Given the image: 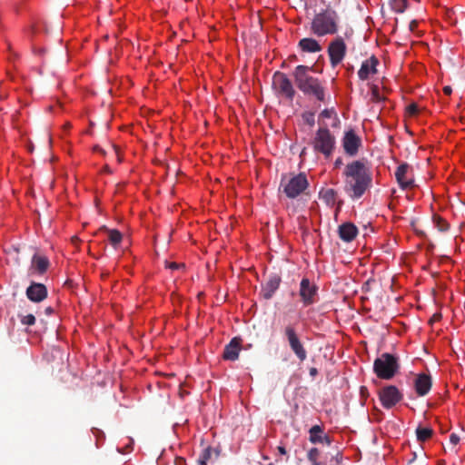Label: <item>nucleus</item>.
Returning <instances> with one entry per match:
<instances>
[{"instance_id":"1","label":"nucleus","mask_w":465,"mask_h":465,"mask_svg":"<svg viewBox=\"0 0 465 465\" xmlns=\"http://www.w3.org/2000/svg\"><path fill=\"white\" fill-rule=\"evenodd\" d=\"M344 191L352 199H360L372 184V173L367 160H354L343 171Z\"/></svg>"},{"instance_id":"2","label":"nucleus","mask_w":465,"mask_h":465,"mask_svg":"<svg viewBox=\"0 0 465 465\" xmlns=\"http://www.w3.org/2000/svg\"><path fill=\"white\" fill-rule=\"evenodd\" d=\"M313 66L300 64L293 72L296 86L305 95L312 96L320 102H325L326 91L322 82L309 74Z\"/></svg>"},{"instance_id":"3","label":"nucleus","mask_w":465,"mask_h":465,"mask_svg":"<svg viewBox=\"0 0 465 465\" xmlns=\"http://www.w3.org/2000/svg\"><path fill=\"white\" fill-rule=\"evenodd\" d=\"M339 16L332 9L316 14L311 24V31L317 36L334 35L338 31Z\"/></svg>"},{"instance_id":"4","label":"nucleus","mask_w":465,"mask_h":465,"mask_svg":"<svg viewBox=\"0 0 465 465\" xmlns=\"http://www.w3.org/2000/svg\"><path fill=\"white\" fill-rule=\"evenodd\" d=\"M399 359L393 354L384 352L375 359L373 372L382 380H391L399 371Z\"/></svg>"},{"instance_id":"5","label":"nucleus","mask_w":465,"mask_h":465,"mask_svg":"<svg viewBox=\"0 0 465 465\" xmlns=\"http://www.w3.org/2000/svg\"><path fill=\"white\" fill-rule=\"evenodd\" d=\"M308 187L309 182L306 174L303 173H300L288 179L283 178L280 184V189H282V192L290 199L297 198L302 193L307 194Z\"/></svg>"},{"instance_id":"6","label":"nucleus","mask_w":465,"mask_h":465,"mask_svg":"<svg viewBox=\"0 0 465 465\" xmlns=\"http://www.w3.org/2000/svg\"><path fill=\"white\" fill-rule=\"evenodd\" d=\"M335 143L334 135L326 126L318 129L312 142L314 151L322 153L327 158L332 154Z\"/></svg>"},{"instance_id":"7","label":"nucleus","mask_w":465,"mask_h":465,"mask_svg":"<svg viewBox=\"0 0 465 465\" xmlns=\"http://www.w3.org/2000/svg\"><path fill=\"white\" fill-rule=\"evenodd\" d=\"M284 335L288 341L291 350L295 354V356L301 361H303L307 358V351L300 341L295 328L292 324H288L284 328Z\"/></svg>"},{"instance_id":"8","label":"nucleus","mask_w":465,"mask_h":465,"mask_svg":"<svg viewBox=\"0 0 465 465\" xmlns=\"http://www.w3.org/2000/svg\"><path fill=\"white\" fill-rule=\"evenodd\" d=\"M272 85L277 93L288 100L292 101L295 95V90L292 82L284 73L276 72L272 77Z\"/></svg>"},{"instance_id":"9","label":"nucleus","mask_w":465,"mask_h":465,"mask_svg":"<svg viewBox=\"0 0 465 465\" xmlns=\"http://www.w3.org/2000/svg\"><path fill=\"white\" fill-rule=\"evenodd\" d=\"M402 393L394 385H387L380 390L379 399L385 409H391L402 400Z\"/></svg>"},{"instance_id":"10","label":"nucleus","mask_w":465,"mask_h":465,"mask_svg":"<svg viewBox=\"0 0 465 465\" xmlns=\"http://www.w3.org/2000/svg\"><path fill=\"white\" fill-rule=\"evenodd\" d=\"M346 51V44L341 36L336 37L330 43L328 54L332 67H336L343 60Z\"/></svg>"},{"instance_id":"11","label":"nucleus","mask_w":465,"mask_h":465,"mask_svg":"<svg viewBox=\"0 0 465 465\" xmlns=\"http://www.w3.org/2000/svg\"><path fill=\"white\" fill-rule=\"evenodd\" d=\"M317 291V286L312 283L308 278H303L301 281L299 295L304 306H309L315 302Z\"/></svg>"},{"instance_id":"12","label":"nucleus","mask_w":465,"mask_h":465,"mask_svg":"<svg viewBox=\"0 0 465 465\" xmlns=\"http://www.w3.org/2000/svg\"><path fill=\"white\" fill-rule=\"evenodd\" d=\"M361 146V139L353 130L345 132L342 138V147L346 154L355 156Z\"/></svg>"},{"instance_id":"13","label":"nucleus","mask_w":465,"mask_h":465,"mask_svg":"<svg viewBox=\"0 0 465 465\" xmlns=\"http://www.w3.org/2000/svg\"><path fill=\"white\" fill-rule=\"evenodd\" d=\"M411 167L407 163H401L395 172V178L402 190L411 189L414 186V180L410 173Z\"/></svg>"},{"instance_id":"14","label":"nucleus","mask_w":465,"mask_h":465,"mask_svg":"<svg viewBox=\"0 0 465 465\" xmlns=\"http://www.w3.org/2000/svg\"><path fill=\"white\" fill-rule=\"evenodd\" d=\"M26 297L34 302H41L47 297V288L39 282H31L25 292Z\"/></svg>"},{"instance_id":"15","label":"nucleus","mask_w":465,"mask_h":465,"mask_svg":"<svg viewBox=\"0 0 465 465\" xmlns=\"http://www.w3.org/2000/svg\"><path fill=\"white\" fill-rule=\"evenodd\" d=\"M379 60L376 56L371 55L370 58L364 60L358 71V76L361 80H367L371 74H377V66Z\"/></svg>"},{"instance_id":"16","label":"nucleus","mask_w":465,"mask_h":465,"mask_svg":"<svg viewBox=\"0 0 465 465\" xmlns=\"http://www.w3.org/2000/svg\"><path fill=\"white\" fill-rule=\"evenodd\" d=\"M432 386L431 377L426 373H420L414 381V388L419 396H425Z\"/></svg>"},{"instance_id":"17","label":"nucleus","mask_w":465,"mask_h":465,"mask_svg":"<svg viewBox=\"0 0 465 465\" xmlns=\"http://www.w3.org/2000/svg\"><path fill=\"white\" fill-rule=\"evenodd\" d=\"M50 262L46 256L35 253L32 257L31 267L29 269L31 274H44L49 268Z\"/></svg>"},{"instance_id":"18","label":"nucleus","mask_w":465,"mask_h":465,"mask_svg":"<svg viewBox=\"0 0 465 465\" xmlns=\"http://www.w3.org/2000/svg\"><path fill=\"white\" fill-rule=\"evenodd\" d=\"M282 279L278 274H272L268 281L262 286V295L264 299H271L278 290Z\"/></svg>"},{"instance_id":"19","label":"nucleus","mask_w":465,"mask_h":465,"mask_svg":"<svg viewBox=\"0 0 465 465\" xmlns=\"http://www.w3.org/2000/svg\"><path fill=\"white\" fill-rule=\"evenodd\" d=\"M242 339L240 337H234L225 346L223 353V358L227 361H236L239 357L241 350Z\"/></svg>"},{"instance_id":"20","label":"nucleus","mask_w":465,"mask_h":465,"mask_svg":"<svg viewBox=\"0 0 465 465\" xmlns=\"http://www.w3.org/2000/svg\"><path fill=\"white\" fill-rule=\"evenodd\" d=\"M339 237L346 242L355 239L358 234V228L352 223H344L339 226Z\"/></svg>"},{"instance_id":"21","label":"nucleus","mask_w":465,"mask_h":465,"mask_svg":"<svg viewBox=\"0 0 465 465\" xmlns=\"http://www.w3.org/2000/svg\"><path fill=\"white\" fill-rule=\"evenodd\" d=\"M298 46L305 53H318L322 51V46L318 41L310 37L301 39L298 43Z\"/></svg>"},{"instance_id":"22","label":"nucleus","mask_w":465,"mask_h":465,"mask_svg":"<svg viewBox=\"0 0 465 465\" xmlns=\"http://www.w3.org/2000/svg\"><path fill=\"white\" fill-rule=\"evenodd\" d=\"M100 231L107 232L108 241L114 248H117L123 241V234L116 229H108L106 226L100 228Z\"/></svg>"},{"instance_id":"23","label":"nucleus","mask_w":465,"mask_h":465,"mask_svg":"<svg viewBox=\"0 0 465 465\" xmlns=\"http://www.w3.org/2000/svg\"><path fill=\"white\" fill-rule=\"evenodd\" d=\"M309 433H310L309 440H310V441L312 443L316 444V443H322V442L323 430H322V428L320 425L312 426L310 429Z\"/></svg>"},{"instance_id":"24","label":"nucleus","mask_w":465,"mask_h":465,"mask_svg":"<svg viewBox=\"0 0 465 465\" xmlns=\"http://www.w3.org/2000/svg\"><path fill=\"white\" fill-rule=\"evenodd\" d=\"M433 434V430L430 428L418 427L416 429L417 440L420 442L428 440Z\"/></svg>"},{"instance_id":"25","label":"nucleus","mask_w":465,"mask_h":465,"mask_svg":"<svg viewBox=\"0 0 465 465\" xmlns=\"http://www.w3.org/2000/svg\"><path fill=\"white\" fill-rule=\"evenodd\" d=\"M213 451L214 450L211 447L203 449L197 460V463L199 465H207L208 461L212 459Z\"/></svg>"},{"instance_id":"26","label":"nucleus","mask_w":465,"mask_h":465,"mask_svg":"<svg viewBox=\"0 0 465 465\" xmlns=\"http://www.w3.org/2000/svg\"><path fill=\"white\" fill-rule=\"evenodd\" d=\"M321 451L317 448H312L307 454L308 460L312 465H324L319 461Z\"/></svg>"},{"instance_id":"27","label":"nucleus","mask_w":465,"mask_h":465,"mask_svg":"<svg viewBox=\"0 0 465 465\" xmlns=\"http://www.w3.org/2000/svg\"><path fill=\"white\" fill-rule=\"evenodd\" d=\"M337 197V192L334 189H327L322 194V200L330 205L334 204Z\"/></svg>"},{"instance_id":"28","label":"nucleus","mask_w":465,"mask_h":465,"mask_svg":"<svg viewBox=\"0 0 465 465\" xmlns=\"http://www.w3.org/2000/svg\"><path fill=\"white\" fill-rule=\"evenodd\" d=\"M432 220L440 232H447L449 230L450 224L440 216L434 214Z\"/></svg>"},{"instance_id":"29","label":"nucleus","mask_w":465,"mask_h":465,"mask_svg":"<svg viewBox=\"0 0 465 465\" xmlns=\"http://www.w3.org/2000/svg\"><path fill=\"white\" fill-rule=\"evenodd\" d=\"M407 0H391V9L396 13H403L407 8Z\"/></svg>"},{"instance_id":"30","label":"nucleus","mask_w":465,"mask_h":465,"mask_svg":"<svg viewBox=\"0 0 465 465\" xmlns=\"http://www.w3.org/2000/svg\"><path fill=\"white\" fill-rule=\"evenodd\" d=\"M371 101L375 103H379L383 100V97L380 94L379 87L377 85H373L371 87Z\"/></svg>"},{"instance_id":"31","label":"nucleus","mask_w":465,"mask_h":465,"mask_svg":"<svg viewBox=\"0 0 465 465\" xmlns=\"http://www.w3.org/2000/svg\"><path fill=\"white\" fill-rule=\"evenodd\" d=\"M20 321L23 325L31 326L35 323V317L33 314H27L21 316Z\"/></svg>"},{"instance_id":"32","label":"nucleus","mask_w":465,"mask_h":465,"mask_svg":"<svg viewBox=\"0 0 465 465\" xmlns=\"http://www.w3.org/2000/svg\"><path fill=\"white\" fill-rule=\"evenodd\" d=\"M303 121L309 124L310 126H313L315 120H314V114L313 113H305L302 114Z\"/></svg>"},{"instance_id":"33","label":"nucleus","mask_w":465,"mask_h":465,"mask_svg":"<svg viewBox=\"0 0 465 465\" xmlns=\"http://www.w3.org/2000/svg\"><path fill=\"white\" fill-rule=\"evenodd\" d=\"M406 111H407V114L410 115V116H414V115H417L418 113H419V108H418V105L417 104L415 103H412L411 104H409L406 108Z\"/></svg>"},{"instance_id":"34","label":"nucleus","mask_w":465,"mask_h":465,"mask_svg":"<svg viewBox=\"0 0 465 465\" xmlns=\"http://www.w3.org/2000/svg\"><path fill=\"white\" fill-rule=\"evenodd\" d=\"M165 266H166V268H168L172 271L184 268L183 263H177L175 262H167V261L165 262Z\"/></svg>"},{"instance_id":"35","label":"nucleus","mask_w":465,"mask_h":465,"mask_svg":"<svg viewBox=\"0 0 465 465\" xmlns=\"http://www.w3.org/2000/svg\"><path fill=\"white\" fill-rule=\"evenodd\" d=\"M334 114V111L333 110H330V109H324L321 114H320V117H322V118H331Z\"/></svg>"},{"instance_id":"36","label":"nucleus","mask_w":465,"mask_h":465,"mask_svg":"<svg viewBox=\"0 0 465 465\" xmlns=\"http://www.w3.org/2000/svg\"><path fill=\"white\" fill-rule=\"evenodd\" d=\"M450 441L453 445H457L460 441V437L456 433H451L450 436Z\"/></svg>"},{"instance_id":"37","label":"nucleus","mask_w":465,"mask_h":465,"mask_svg":"<svg viewBox=\"0 0 465 465\" xmlns=\"http://www.w3.org/2000/svg\"><path fill=\"white\" fill-rule=\"evenodd\" d=\"M111 150H112V153H113L116 157H118V155H119V149H118V147H117V146H115V145H112Z\"/></svg>"},{"instance_id":"38","label":"nucleus","mask_w":465,"mask_h":465,"mask_svg":"<svg viewBox=\"0 0 465 465\" xmlns=\"http://www.w3.org/2000/svg\"><path fill=\"white\" fill-rule=\"evenodd\" d=\"M309 372H310V375H311L312 377H315V376L318 374V371H317V369H316V368H314V367H312V368L310 369Z\"/></svg>"},{"instance_id":"39","label":"nucleus","mask_w":465,"mask_h":465,"mask_svg":"<svg viewBox=\"0 0 465 465\" xmlns=\"http://www.w3.org/2000/svg\"><path fill=\"white\" fill-rule=\"evenodd\" d=\"M322 442H325L327 445H331V440L328 435H323Z\"/></svg>"},{"instance_id":"40","label":"nucleus","mask_w":465,"mask_h":465,"mask_svg":"<svg viewBox=\"0 0 465 465\" xmlns=\"http://www.w3.org/2000/svg\"><path fill=\"white\" fill-rule=\"evenodd\" d=\"M451 91H452V90H451V87H450V86H445V87L443 88V92H444V94H447V95H450V94H451Z\"/></svg>"},{"instance_id":"41","label":"nucleus","mask_w":465,"mask_h":465,"mask_svg":"<svg viewBox=\"0 0 465 465\" xmlns=\"http://www.w3.org/2000/svg\"><path fill=\"white\" fill-rule=\"evenodd\" d=\"M342 164V159L341 158H337L334 162V165L335 167H339Z\"/></svg>"},{"instance_id":"42","label":"nucleus","mask_w":465,"mask_h":465,"mask_svg":"<svg viewBox=\"0 0 465 465\" xmlns=\"http://www.w3.org/2000/svg\"><path fill=\"white\" fill-rule=\"evenodd\" d=\"M368 393V390L365 386L361 387V396H365Z\"/></svg>"},{"instance_id":"43","label":"nucleus","mask_w":465,"mask_h":465,"mask_svg":"<svg viewBox=\"0 0 465 465\" xmlns=\"http://www.w3.org/2000/svg\"><path fill=\"white\" fill-rule=\"evenodd\" d=\"M278 451L282 454V455H285L286 454V450L283 446H279L278 448Z\"/></svg>"},{"instance_id":"44","label":"nucleus","mask_w":465,"mask_h":465,"mask_svg":"<svg viewBox=\"0 0 465 465\" xmlns=\"http://www.w3.org/2000/svg\"><path fill=\"white\" fill-rule=\"evenodd\" d=\"M417 26V22L415 20L411 21L410 24V29L413 31L415 27Z\"/></svg>"},{"instance_id":"45","label":"nucleus","mask_w":465,"mask_h":465,"mask_svg":"<svg viewBox=\"0 0 465 465\" xmlns=\"http://www.w3.org/2000/svg\"><path fill=\"white\" fill-rule=\"evenodd\" d=\"M45 313H46L47 315H51V314H53V313H54V309H53L52 307H46V308H45Z\"/></svg>"}]
</instances>
